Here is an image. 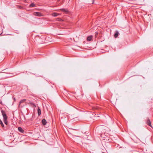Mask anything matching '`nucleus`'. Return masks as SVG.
<instances>
[{
	"label": "nucleus",
	"instance_id": "0eeeda50",
	"mask_svg": "<svg viewBox=\"0 0 153 153\" xmlns=\"http://www.w3.org/2000/svg\"><path fill=\"white\" fill-rule=\"evenodd\" d=\"M38 114L39 116H40L41 114V111L39 108L38 107L37 109Z\"/></svg>",
	"mask_w": 153,
	"mask_h": 153
},
{
	"label": "nucleus",
	"instance_id": "dca6fc26",
	"mask_svg": "<svg viewBox=\"0 0 153 153\" xmlns=\"http://www.w3.org/2000/svg\"><path fill=\"white\" fill-rule=\"evenodd\" d=\"M0 103L1 105H3V103H2V101H1V100H0Z\"/></svg>",
	"mask_w": 153,
	"mask_h": 153
},
{
	"label": "nucleus",
	"instance_id": "f03ea898",
	"mask_svg": "<svg viewBox=\"0 0 153 153\" xmlns=\"http://www.w3.org/2000/svg\"><path fill=\"white\" fill-rule=\"evenodd\" d=\"M60 10L62 12L66 14L68 13L69 12V11L67 9L62 8L60 9Z\"/></svg>",
	"mask_w": 153,
	"mask_h": 153
},
{
	"label": "nucleus",
	"instance_id": "1a4fd4ad",
	"mask_svg": "<svg viewBox=\"0 0 153 153\" xmlns=\"http://www.w3.org/2000/svg\"><path fill=\"white\" fill-rule=\"evenodd\" d=\"M59 15V14L57 13H54L52 14V15L53 16H54V17L57 16H58V15Z\"/></svg>",
	"mask_w": 153,
	"mask_h": 153
},
{
	"label": "nucleus",
	"instance_id": "2eb2a0df",
	"mask_svg": "<svg viewBox=\"0 0 153 153\" xmlns=\"http://www.w3.org/2000/svg\"><path fill=\"white\" fill-rule=\"evenodd\" d=\"M26 100V99H23V100H21L19 102V105H20V104L21 103H22L24 102Z\"/></svg>",
	"mask_w": 153,
	"mask_h": 153
},
{
	"label": "nucleus",
	"instance_id": "7ed1b4c3",
	"mask_svg": "<svg viewBox=\"0 0 153 153\" xmlns=\"http://www.w3.org/2000/svg\"><path fill=\"white\" fill-rule=\"evenodd\" d=\"M34 14L35 16H43L42 14L41 13L39 12H35Z\"/></svg>",
	"mask_w": 153,
	"mask_h": 153
},
{
	"label": "nucleus",
	"instance_id": "a211bd4d",
	"mask_svg": "<svg viewBox=\"0 0 153 153\" xmlns=\"http://www.w3.org/2000/svg\"><path fill=\"white\" fill-rule=\"evenodd\" d=\"M92 108H93V109H96V108H95V107H93Z\"/></svg>",
	"mask_w": 153,
	"mask_h": 153
},
{
	"label": "nucleus",
	"instance_id": "ddd939ff",
	"mask_svg": "<svg viewBox=\"0 0 153 153\" xmlns=\"http://www.w3.org/2000/svg\"><path fill=\"white\" fill-rule=\"evenodd\" d=\"M5 124L7 125L8 124V122L7 121V119L3 120Z\"/></svg>",
	"mask_w": 153,
	"mask_h": 153
},
{
	"label": "nucleus",
	"instance_id": "9d476101",
	"mask_svg": "<svg viewBox=\"0 0 153 153\" xmlns=\"http://www.w3.org/2000/svg\"><path fill=\"white\" fill-rule=\"evenodd\" d=\"M119 34V32L117 31H116V33L114 34V37L115 38H117Z\"/></svg>",
	"mask_w": 153,
	"mask_h": 153
},
{
	"label": "nucleus",
	"instance_id": "20e7f679",
	"mask_svg": "<svg viewBox=\"0 0 153 153\" xmlns=\"http://www.w3.org/2000/svg\"><path fill=\"white\" fill-rule=\"evenodd\" d=\"M147 120L146 122V124H147L149 126L152 127V126L151 125V121L148 118H147Z\"/></svg>",
	"mask_w": 153,
	"mask_h": 153
},
{
	"label": "nucleus",
	"instance_id": "6ab92c4d",
	"mask_svg": "<svg viewBox=\"0 0 153 153\" xmlns=\"http://www.w3.org/2000/svg\"><path fill=\"white\" fill-rule=\"evenodd\" d=\"M95 33L97 35L98 34V33L97 32H96Z\"/></svg>",
	"mask_w": 153,
	"mask_h": 153
},
{
	"label": "nucleus",
	"instance_id": "9b49d317",
	"mask_svg": "<svg viewBox=\"0 0 153 153\" xmlns=\"http://www.w3.org/2000/svg\"><path fill=\"white\" fill-rule=\"evenodd\" d=\"M0 124L2 127L4 128V125L2 121L0 119Z\"/></svg>",
	"mask_w": 153,
	"mask_h": 153
},
{
	"label": "nucleus",
	"instance_id": "f3484780",
	"mask_svg": "<svg viewBox=\"0 0 153 153\" xmlns=\"http://www.w3.org/2000/svg\"><path fill=\"white\" fill-rule=\"evenodd\" d=\"M59 19V20H58V21H62V19Z\"/></svg>",
	"mask_w": 153,
	"mask_h": 153
},
{
	"label": "nucleus",
	"instance_id": "f257e3e1",
	"mask_svg": "<svg viewBox=\"0 0 153 153\" xmlns=\"http://www.w3.org/2000/svg\"><path fill=\"white\" fill-rule=\"evenodd\" d=\"M1 113L3 118V120L7 119V117L4 111L1 110Z\"/></svg>",
	"mask_w": 153,
	"mask_h": 153
},
{
	"label": "nucleus",
	"instance_id": "412c9836",
	"mask_svg": "<svg viewBox=\"0 0 153 153\" xmlns=\"http://www.w3.org/2000/svg\"><path fill=\"white\" fill-rule=\"evenodd\" d=\"M58 1H59L60 0H57Z\"/></svg>",
	"mask_w": 153,
	"mask_h": 153
},
{
	"label": "nucleus",
	"instance_id": "6e6552de",
	"mask_svg": "<svg viewBox=\"0 0 153 153\" xmlns=\"http://www.w3.org/2000/svg\"><path fill=\"white\" fill-rule=\"evenodd\" d=\"M42 123L44 125H45L47 123V121L45 119H43L42 120Z\"/></svg>",
	"mask_w": 153,
	"mask_h": 153
},
{
	"label": "nucleus",
	"instance_id": "39448f33",
	"mask_svg": "<svg viewBox=\"0 0 153 153\" xmlns=\"http://www.w3.org/2000/svg\"><path fill=\"white\" fill-rule=\"evenodd\" d=\"M18 130L21 133H23L24 132V130L21 127H19Z\"/></svg>",
	"mask_w": 153,
	"mask_h": 153
},
{
	"label": "nucleus",
	"instance_id": "4468645a",
	"mask_svg": "<svg viewBox=\"0 0 153 153\" xmlns=\"http://www.w3.org/2000/svg\"><path fill=\"white\" fill-rule=\"evenodd\" d=\"M35 6V4L33 3H32L31 4H30V7H34Z\"/></svg>",
	"mask_w": 153,
	"mask_h": 153
},
{
	"label": "nucleus",
	"instance_id": "423d86ee",
	"mask_svg": "<svg viewBox=\"0 0 153 153\" xmlns=\"http://www.w3.org/2000/svg\"><path fill=\"white\" fill-rule=\"evenodd\" d=\"M92 37H93V36L91 35L88 36L87 38V40L88 41H91L92 39Z\"/></svg>",
	"mask_w": 153,
	"mask_h": 153
},
{
	"label": "nucleus",
	"instance_id": "f8f14e48",
	"mask_svg": "<svg viewBox=\"0 0 153 153\" xmlns=\"http://www.w3.org/2000/svg\"><path fill=\"white\" fill-rule=\"evenodd\" d=\"M29 104H31L32 105H33L34 107H36V104H35V103H34L33 102H29Z\"/></svg>",
	"mask_w": 153,
	"mask_h": 153
},
{
	"label": "nucleus",
	"instance_id": "aec40b11",
	"mask_svg": "<svg viewBox=\"0 0 153 153\" xmlns=\"http://www.w3.org/2000/svg\"><path fill=\"white\" fill-rule=\"evenodd\" d=\"M14 100H15V101L16 99H15V98H14Z\"/></svg>",
	"mask_w": 153,
	"mask_h": 153
}]
</instances>
